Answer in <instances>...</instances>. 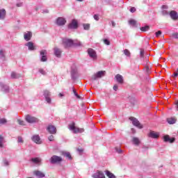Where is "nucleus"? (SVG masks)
Returning a JSON list of instances; mask_svg holds the SVG:
<instances>
[{"label": "nucleus", "instance_id": "1", "mask_svg": "<svg viewBox=\"0 0 178 178\" xmlns=\"http://www.w3.org/2000/svg\"><path fill=\"white\" fill-rule=\"evenodd\" d=\"M63 43L65 48H69V47H73V45H74L75 47L81 46V42L77 41V42H76L71 39H63Z\"/></svg>", "mask_w": 178, "mask_h": 178}, {"label": "nucleus", "instance_id": "2", "mask_svg": "<svg viewBox=\"0 0 178 178\" xmlns=\"http://www.w3.org/2000/svg\"><path fill=\"white\" fill-rule=\"evenodd\" d=\"M69 129L71 131H73L75 134H77V133H83L84 129L83 128H78L76 127L74 122H72L70 126Z\"/></svg>", "mask_w": 178, "mask_h": 178}, {"label": "nucleus", "instance_id": "3", "mask_svg": "<svg viewBox=\"0 0 178 178\" xmlns=\"http://www.w3.org/2000/svg\"><path fill=\"white\" fill-rule=\"evenodd\" d=\"M25 120L27 122V123H30L33 124V123H38L39 120L38 118L31 115H26L25 116Z\"/></svg>", "mask_w": 178, "mask_h": 178}, {"label": "nucleus", "instance_id": "4", "mask_svg": "<svg viewBox=\"0 0 178 178\" xmlns=\"http://www.w3.org/2000/svg\"><path fill=\"white\" fill-rule=\"evenodd\" d=\"M48 51L46 49H42L40 51V62H47L48 60Z\"/></svg>", "mask_w": 178, "mask_h": 178}, {"label": "nucleus", "instance_id": "5", "mask_svg": "<svg viewBox=\"0 0 178 178\" xmlns=\"http://www.w3.org/2000/svg\"><path fill=\"white\" fill-rule=\"evenodd\" d=\"M43 95L44 97V100L49 105H51L52 104V99L51 98V92L49 90H44L43 92Z\"/></svg>", "mask_w": 178, "mask_h": 178}, {"label": "nucleus", "instance_id": "6", "mask_svg": "<svg viewBox=\"0 0 178 178\" xmlns=\"http://www.w3.org/2000/svg\"><path fill=\"white\" fill-rule=\"evenodd\" d=\"M49 161L51 163L55 165V163H60L63 161V159L61 156L54 155L50 158Z\"/></svg>", "mask_w": 178, "mask_h": 178}, {"label": "nucleus", "instance_id": "7", "mask_svg": "<svg viewBox=\"0 0 178 178\" xmlns=\"http://www.w3.org/2000/svg\"><path fill=\"white\" fill-rule=\"evenodd\" d=\"M106 72L105 71H99L94 74L92 77L91 80H97V79H101V77H104Z\"/></svg>", "mask_w": 178, "mask_h": 178}, {"label": "nucleus", "instance_id": "8", "mask_svg": "<svg viewBox=\"0 0 178 178\" xmlns=\"http://www.w3.org/2000/svg\"><path fill=\"white\" fill-rule=\"evenodd\" d=\"M88 54L90 56V58H91V59H92L93 60H96L97 56V51H95V50H94V49H88Z\"/></svg>", "mask_w": 178, "mask_h": 178}, {"label": "nucleus", "instance_id": "9", "mask_svg": "<svg viewBox=\"0 0 178 178\" xmlns=\"http://www.w3.org/2000/svg\"><path fill=\"white\" fill-rule=\"evenodd\" d=\"M129 120L132 122V124L134 126H136V127H138V129H143V126L140 124V122L136 118L131 117L129 118Z\"/></svg>", "mask_w": 178, "mask_h": 178}, {"label": "nucleus", "instance_id": "10", "mask_svg": "<svg viewBox=\"0 0 178 178\" xmlns=\"http://www.w3.org/2000/svg\"><path fill=\"white\" fill-rule=\"evenodd\" d=\"M57 26H65L66 24V19L65 17H59L56 20Z\"/></svg>", "mask_w": 178, "mask_h": 178}, {"label": "nucleus", "instance_id": "11", "mask_svg": "<svg viewBox=\"0 0 178 178\" xmlns=\"http://www.w3.org/2000/svg\"><path fill=\"white\" fill-rule=\"evenodd\" d=\"M79 27V23L77 20L73 19L71 23L68 25V28L71 29L72 30H75Z\"/></svg>", "mask_w": 178, "mask_h": 178}, {"label": "nucleus", "instance_id": "12", "mask_svg": "<svg viewBox=\"0 0 178 178\" xmlns=\"http://www.w3.org/2000/svg\"><path fill=\"white\" fill-rule=\"evenodd\" d=\"M25 47H28L29 51H35L37 47L34 45L33 42H28L25 44Z\"/></svg>", "mask_w": 178, "mask_h": 178}, {"label": "nucleus", "instance_id": "13", "mask_svg": "<svg viewBox=\"0 0 178 178\" xmlns=\"http://www.w3.org/2000/svg\"><path fill=\"white\" fill-rule=\"evenodd\" d=\"M92 178H105V174L102 171H97L92 175Z\"/></svg>", "mask_w": 178, "mask_h": 178}, {"label": "nucleus", "instance_id": "14", "mask_svg": "<svg viewBox=\"0 0 178 178\" xmlns=\"http://www.w3.org/2000/svg\"><path fill=\"white\" fill-rule=\"evenodd\" d=\"M33 175L34 176H36V177L38 178H44L45 177V174L44 172H42V171L40 170H35L33 172Z\"/></svg>", "mask_w": 178, "mask_h": 178}, {"label": "nucleus", "instance_id": "15", "mask_svg": "<svg viewBox=\"0 0 178 178\" xmlns=\"http://www.w3.org/2000/svg\"><path fill=\"white\" fill-rule=\"evenodd\" d=\"M47 130L50 134H56V127L54 125H49Z\"/></svg>", "mask_w": 178, "mask_h": 178}, {"label": "nucleus", "instance_id": "16", "mask_svg": "<svg viewBox=\"0 0 178 178\" xmlns=\"http://www.w3.org/2000/svg\"><path fill=\"white\" fill-rule=\"evenodd\" d=\"M31 37H33V33L30 31H27L24 33V40H25V41H30V40H31Z\"/></svg>", "mask_w": 178, "mask_h": 178}, {"label": "nucleus", "instance_id": "17", "mask_svg": "<svg viewBox=\"0 0 178 178\" xmlns=\"http://www.w3.org/2000/svg\"><path fill=\"white\" fill-rule=\"evenodd\" d=\"M54 54L56 58H60L62 56V50L58 47H54Z\"/></svg>", "mask_w": 178, "mask_h": 178}, {"label": "nucleus", "instance_id": "18", "mask_svg": "<svg viewBox=\"0 0 178 178\" xmlns=\"http://www.w3.org/2000/svg\"><path fill=\"white\" fill-rule=\"evenodd\" d=\"M0 87L3 92H5L6 94H8V92H9V86H8L7 85H5V83H0Z\"/></svg>", "mask_w": 178, "mask_h": 178}, {"label": "nucleus", "instance_id": "19", "mask_svg": "<svg viewBox=\"0 0 178 178\" xmlns=\"http://www.w3.org/2000/svg\"><path fill=\"white\" fill-rule=\"evenodd\" d=\"M32 140L33 143H35V144H41L42 142L41 141V139L40 138V136L38 135H34L32 137Z\"/></svg>", "mask_w": 178, "mask_h": 178}, {"label": "nucleus", "instance_id": "20", "mask_svg": "<svg viewBox=\"0 0 178 178\" xmlns=\"http://www.w3.org/2000/svg\"><path fill=\"white\" fill-rule=\"evenodd\" d=\"M6 17V10L3 8L0 9V20H5Z\"/></svg>", "mask_w": 178, "mask_h": 178}, {"label": "nucleus", "instance_id": "21", "mask_svg": "<svg viewBox=\"0 0 178 178\" xmlns=\"http://www.w3.org/2000/svg\"><path fill=\"white\" fill-rule=\"evenodd\" d=\"M148 136L150 138H158V137H159V133L151 131Z\"/></svg>", "mask_w": 178, "mask_h": 178}, {"label": "nucleus", "instance_id": "22", "mask_svg": "<svg viewBox=\"0 0 178 178\" xmlns=\"http://www.w3.org/2000/svg\"><path fill=\"white\" fill-rule=\"evenodd\" d=\"M163 140H164L165 143H170L171 144L172 143H175V138H170V137L168 135H166L163 137Z\"/></svg>", "mask_w": 178, "mask_h": 178}, {"label": "nucleus", "instance_id": "23", "mask_svg": "<svg viewBox=\"0 0 178 178\" xmlns=\"http://www.w3.org/2000/svg\"><path fill=\"white\" fill-rule=\"evenodd\" d=\"M170 16L171 19H172L173 20L178 19V14L175 10H172L170 13Z\"/></svg>", "mask_w": 178, "mask_h": 178}, {"label": "nucleus", "instance_id": "24", "mask_svg": "<svg viewBox=\"0 0 178 178\" xmlns=\"http://www.w3.org/2000/svg\"><path fill=\"white\" fill-rule=\"evenodd\" d=\"M115 80L119 83V84H123V76L118 74L115 75Z\"/></svg>", "mask_w": 178, "mask_h": 178}, {"label": "nucleus", "instance_id": "25", "mask_svg": "<svg viewBox=\"0 0 178 178\" xmlns=\"http://www.w3.org/2000/svg\"><path fill=\"white\" fill-rule=\"evenodd\" d=\"M162 9H163V10H162L161 13H162L163 16H167V15H169V12H168V10H166V9H168V6H165V5L162 6Z\"/></svg>", "mask_w": 178, "mask_h": 178}, {"label": "nucleus", "instance_id": "26", "mask_svg": "<svg viewBox=\"0 0 178 178\" xmlns=\"http://www.w3.org/2000/svg\"><path fill=\"white\" fill-rule=\"evenodd\" d=\"M31 162H33V163H35L36 165H40V163H41V159L39 157H36V158H33L31 159Z\"/></svg>", "mask_w": 178, "mask_h": 178}, {"label": "nucleus", "instance_id": "27", "mask_svg": "<svg viewBox=\"0 0 178 178\" xmlns=\"http://www.w3.org/2000/svg\"><path fill=\"white\" fill-rule=\"evenodd\" d=\"M5 143H6V140H5L3 136H0V148H3V147H5Z\"/></svg>", "mask_w": 178, "mask_h": 178}, {"label": "nucleus", "instance_id": "28", "mask_svg": "<svg viewBox=\"0 0 178 178\" xmlns=\"http://www.w3.org/2000/svg\"><path fill=\"white\" fill-rule=\"evenodd\" d=\"M20 77H22V74L15 72H11V79H20Z\"/></svg>", "mask_w": 178, "mask_h": 178}, {"label": "nucleus", "instance_id": "29", "mask_svg": "<svg viewBox=\"0 0 178 178\" xmlns=\"http://www.w3.org/2000/svg\"><path fill=\"white\" fill-rule=\"evenodd\" d=\"M132 143L134 144V145H140V143H141L140 141V139L137 137H134L132 138Z\"/></svg>", "mask_w": 178, "mask_h": 178}, {"label": "nucleus", "instance_id": "30", "mask_svg": "<svg viewBox=\"0 0 178 178\" xmlns=\"http://www.w3.org/2000/svg\"><path fill=\"white\" fill-rule=\"evenodd\" d=\"M105 173L108 178H116V176H115V175H113V173L111 172L109 170H106Z\"/></svg>", "mask_w": 178, "mask_h": 178}, {"label": "nucleus", "instance_id": "31", "mask_svg": "<svg viewBox=\"0 0 178 178\" xmlns=\"http://www.w3.org/2000/svg\"><path fill=\"white\" fill-rule=\"evenodd\" d=\"M167 122L169 124H175V123H176V118H168Z\"/></svg>", "mask_w": 178, "mask_h": 178}, {"label": "nucleus", "instance_id": "32", "mask_svg": "<svg viewBox=\"0 0 178 178\" xmlns=\"http://www.w3.org/2000/svg\"><path fill=\"white\" fill-rule=\"evenodd\" d=\"M62 155L67 158L68 159H72V155H70V152H62Z\"/></svg>", "mask_w": 178, "mask_h": 178}, {"label": "nucleus", "instance_id": "33", "mask_svg": "<svg viewBox=\"0 0 178 178\" xmlns=\"http://www.w3.org/2000/svg\"><path fill=\"white\" fill-rule=\"evenodd\" d=\"M17 122L20 126H26V122L20 118H17Z\"/></svg>", "mask_w": 178, "mask_h": 178}, {"label": "nucleus", "instance_id": "34", "mask_svg": "<svg viewBox=\"0 0 178 178\" xmlns=\"http://www.w3.org/2000/svg\"><path fill=\"white\" fill-rule=\"evenodd\" d=\"M6 123H8V120L6 118L0 119V126H2V124H6Z\"/></svg>", "mask_w": 178, "mask_h": 178}, {"label": "nucleus", "instance_id": "35", "mask_svg": "<svg viewBox=\"0 0 178 178\" xmlns=\"http://www.w3.org/2000/svg\"><path fill=\"white\" fill-rule=\"evenodd\" d=\"M141 31H148L149 30V26H145L140 28Z\"/></svg>", "mask_w": 178, "mask_h": 178}, {"label": "nucleus", "instance_id": "36", "mask_svg": "<svg viewBox=\"0 0 178 178\" xmlns=\"http://www.w3.org/2000/svg\"><path fill=\"white\" fill-rule=\"evenodd\" d=\"M38 72L39 73H40V74H42L43 76H45V74H47V72H45L44 70L42 68H40L38 70Z\"/></svg>", "mask_w": 178, "mask_h": 178}, {"label": "nucleus", "instance_id": "37", "mask_svg": "<svg viewBox=\"0 0 178 178\" xmlns=\"http://www.w3.org/2000/svg\"><path fill=\"white\" fill-rule=\"evenodd\" d=\"M129 23L131 26H136V24H137V22L134 19H131L129 21Z\"/></svg>", "mask_w": 178, "mask_h": 178}, {"label": "nucleus", "instance_id": "38", "mask_svg": "<svg viewBox=\"0 0 178 178\" xmlns=\"http://www.w3.org/2000/svg\"><path fill=\"white\" fill-rule=\"evenodd\" d=\"M17 143L19 144H23V143H24V140H23V138H22V136H18Z\"/></svg>", "mask_w": 178, "mask_h": 178}, {"label": "nucleus", "instance_id": "39", "mask_svg": "<svg viewBox=\"0 0 178 178\" xmlns=\"http://www.w3.org/2000/svg\"><path fill=\"white\" fill-rule=\"evenodd\" d=\"M83 27L85 30H90V24H83Z\"/></svg>", "mask_w": 178, "mask_h": 178}, {"label": "nucleus", "instance_id": "40", "mask_svg": "<svg viewBox=\"0 0 178 178\" xmlns=\"http://www.w3.org/2000/svg\"><path fill=\"white\" fill-rule=\"evenodd\" d=\"M104 43L105 44V45H111V42L108 39H104Z\"/></svg>", "mask_w": 178, "mask_h": 178}, {"label": "nucleus", "instance_id": "41", "mask_svg": "<svg viewBox=\"0 0 178 178\" xmlns=\"http://www.w3.org/2000/svg\"><path fill=\"white\" fill-rule=\"evenodd\" d=\"M124 54L126 56H130V51L128 49L124 50Z\"/></svg>", "mask_w": 178, "mask_h": 178}, {"label": "nucleus", "instance_id": "42", "mask_svg": "<svg viewBox=\"0 0 178 178\" xmlns=\"http://www.w3.org/2000/svg\"><path fill=\"white\" fill-rule=\"evenodd\" d=\"M72 91L75 97H76V98L78 99H80V96L79 95V94H77V92H76V90L73 89Z\"/></svg>", "mask_w": 178, "mask_h": 178}, {"label": "nucleus", "instance_id": "43", "mask_svg": "<svg viewBox=\"0 0 178 178\" xmlns=\"http://www.w3.org/2000/svg\"><path fill=\"white\" fill-rule=\"evenodd\" d=\"M49 141H54L55 140V138L53 135H51L48 137Z\"/></svg>", "mask_w": 178, "mask_h": 178}, {"label": "nucleus", "instance_id": "44", "mask_svg": "<svg viewBox=\"0 0 178 178\" xmlns=\"http://www.w3.org/2000/svg\"><path fill=\"white\" fill-rule=\"evenodd\" d=\"M0 58H5V54H3V50H0Z\"/></svg>", "mask_w": 178, "mask_h": 178}, {"label": "nucleus", "instance_id": "45", "mask_svg": "<svg viewBox=\"0 0 178 178\" xmlns=\"http://www.w3.org/2000/svg\"><path fill=\"white\" fill-rule=\"evenodd\" d=\"M4 166H9V161L8 160H3Z\"/></svg>", "mask_w": 178, "mask_h": 178}, {"label": "nucleus", "instance_id": "46", "mask_svg": "<svg viewBox=\"0 0 178 178\" xmlns=\"http://www.w3.org/2000/svg\"><path fill=\"white\" fill-rule=\"evenodd\" d=\"M95 20H96L97 22H98V20H99V16L98 15H95L93 16Z\"/></svg>", "mask_w": 178, "mask_h": 178}, {"label": "nucleus", "instance_id": "47", "mask_svg": "<svg viewBox=\"0 0 178 178\" xmlns=\"http://www.w3.org/2000/svg\"><path fill=\"white\" fill-rule=\"evenodd\" d=\"M42 13H49V10H48L47 8H44L42 10Z\"/></svg>", "mask_w": 178, "mask_h": 178}, {"label": "nucleus", "instance_id": "48", "mask_svg": "<svg viewBox=\"0 0 178 178\" xmlns=\"http://www.w3.org/2000/svg\"><path fill=\"white\" fill-rule=\"evenodd\" d=\"M140 58L144 57V49H140Z\"/></svg>", "mask_w": 178, "mask_h": 178}, {"label": "nucleus", "instance_id": "49", "mask_svg": "<svg viewBox=\"0 0 178 178\" xmlns=\"http://www.w3.org/2000/svg\"><path fill=\"white\" fill-rule=\"evenodd\" d=\"M129 10H130L131 13H134V12H136V8L132 7L130 8Z\"/></svg>", "mask_w": 178, "mask_h": 178}, {"label": "nucleus", "instance_id": "50", "mask_svg": "<svg viewBox=\"0 0 178 178\" xmlns=\"http://www.w3.org/2000/svg\"><path fill=\"white\" fill-rule=\"evenodd\" d=\"M161 34H162V31H161L156 32V37H159Z\"/></svg>", "mask_w": 178, "mask_h": 178}, {"label": "nucleus", "instance_id": "51", "mask_svg": "<svg viewBox=\"0 0 178 178\" xmlns=\"http://www.w3.org/2000/svg\"><path fill=\"white\" fill-rule=\"evenodd\" d=\"M17 8H22V6H23V3H17Z\"/></svg>", "mask_w": 178, "mask_h": 178}, {"label": "nucleus", "instance_id": "52", "mask_svg": "<svg viewBox=\"0 0 178 178\" xmlns=\"http://www.w3.org/2000/svg\"><path fill=\"white\" fill-rule=\"evenodd\" d=\"M113 88L114 91H118V85H114Z\"/></svg>", "mask_w": 178, "mask_h": 178}, {"label": "nucleus", "instance_id": "53", "mask_svg": "<svg viewBox=\"0 0 178 178\" xmlns=\"http://www.w3.org/2000/svg\"><path fill=\"white\" fill-rule=\"evenodd\" d=\"M172 37L173 38H178V33H173Z\"/></svg>", "mask_w": 178, "mask_h": 178}, {"label": "nucleus", "instance_id": "54", "mask_svg": "<svg viewBox=\"0 0 178 178\" xmlns=\"http://www.w3.org/2000/svg\"><path fill=\"white\" fill-rule=\"evenodd\" d=\"M111 26H112V27H115L116 23H115V22H113V21H111Z\"/></svg>", "mask_w": 178, "mask_h": 178}, {"label": "nucleus", "instance_id": "55", "mask_svg": "<svg viewBox=\"0 0 178 178\" xmlns=\"http://www.w3.org/2000/svg\"><path fill=\"white\" fill-rule=\"evenodd\" d=\"M116 152H117L118 154H122V149H116Z\"/></svg>", "mask_w": 178, "mask_h": 178}, {"label": "nucleus", "instance_id": "56", "mask_svg": "<svg viewBox=\"0 0 178 178\" xmlns=\"http://www.w3.org/2000/svg\"><path fill=\"white\" fill-rule=\"evenodd\" d=\"M177 76H178V73L175 72L174 74L172 75V77H177Z\"/></svg>", "mask_w": 178, "mask_h": 178}, {"label": "nucleus", "instance_id": "57", "mask_svg": "<svg viewBox=\"0 0 178 178\" xmlns=\"http://www.w3.org/2000/svg\"><path fill=\"white\" fill-rule=\"evenodd\" d=\"M146 72L147 73H149V67H146Z\"/></svg>", "mask_w": 178, "mask_h": 178}, {"label": "nucleus", "instance_id": "58", "mask_svg": "<svg viewBox=\"0 0 178 178\" xmlns=\"http://www.w3.org/2000/svg\"><path fill=\"white\" fill-rule=\"evenodd\" d=\"M177 111H178V101L176 102Z\"/></svg>", "mask_w": 178, "mask_h": 178}, {"label": "nucleus", "instance_id": "59", "mask_svg": "<svg viewBox=\"0 0 178 178\" xmlns=\"http://www.w3.org/2000/svg\"><path fill=\"white\" fill-rule=\"evenodd\" d=\"M58 97H63V94L59 93Z\"/></svg>", "mask_w": 178, "mask_h": 178}, {"label": "nucleus", "instance_id": "60", "mask_svg": "<svg viewBox=\"0 0 178 178\" xmlns=\"http://www.w3.org/2000/svg\"><path fill=\"white\" fill-rule=\"evenodd\" d=\"M132 133H136V131L134 130V129H131Z\"/></svg>", "mask_w": 178, "mask_h": 178}, {"label": "nucleus", "instance_id": "61", "mask_svg": "<svg viewBox=\"0 0 178 178\" xmlns=\"http://www.w3.org/2000/svg\"><path fill=\"white\" fill-rule=\"evenodd\" d=\"M76 1H78V2H83V1L84 0H76Z\"/></svg>", "mask_w": 178, "mask_h": 178}, {"label": "nucleus", "instance_id": "62", "mask_svg": "<svg viewBox=\"0 0 178 178\" xmlns=\"http://www.w3.org/2000/svg\"><path fill=\"white\" fill-rule=\"evenodd\" d=\"M79 151L80 152H81L83 150H81V149H79Z\"/></svg>", "mask_w": 178, "mask_h": 178}, {"label": "nucleus", "instance_id": "63", "mask_svg": "<svg viewBox=\"0 0 178 178\" xmlns=\"http://www.w3.org/2000/svg\"><path fill=\"white\" fill-rule=\"evenodd\" d=\"M72 72H73V67H72Z\"/></svg>", "mask_w": 178, "mask_h": 178}]
</instances>
